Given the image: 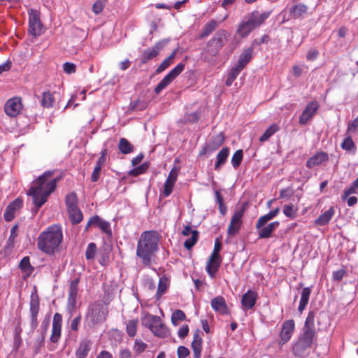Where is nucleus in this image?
Masks as SVG:
<instances>
[{"mask_svg": "<svg viewBox=\"0 0 358 358\" xmlns=\"http://www.w3.org/2000/svg\"><path fill=\"white\" fill-rule=\"evenodd\" d=\"M118 148L124 155L129 154L134 151V147L125 138H121L119 141Z\"/></svg>", "mask_w": 358, "mask_h": 358, "instance_id": "37998d69", "label": "nucleus"}, {"mask_svg": "<svg viewBox=\"0 0 358 358\" xmlns=\"http://www.w3.org/2000/svg\"><path fill=\"white\" fill-rule=\"evenodd\" d=\"M280 225L279 222H273L270 223L266 227H261L257 228L258 230L259 238H268L271 236L272 233L275 231Z\"/></svg>", "mask_w": 358, "mask_h": 358, "instance_id": "a878e982", "label": "nucleus"}, {"mask_svg": "<svg viewBox=\"0 0 358 358\" xmlns=\"http://www.w3.org/2000/svg\"><path fill=\"white\" fill-rule=\"evenodd\" d=\"M40 310L39 297L35 292L31 294L30 297V326L32 330H34L38 326V315Z\"/></svg>", "mask_w": 358, "mask_h": 358, "instance_id": "9d476101", "label": "nucleus"}, {"mask_svg": "<svg viewBox=\"0 0 358 358\" xmlns=\"http://www.w3.org/2000/svg\"><path fill=\"white\" fill-rule=\"evenodd\" d=\"M178 173L179 170L176 167H173L171 170L169 176L166 180L164 185V189L162 191V194L164 197H167L171 194L175 183L177 180Z\"/></svg>", "mask_w": 358, "mask_h": 358, "instance_id": "f3484780", "label": "nucleus"}, {"mask_svg": "<svg viewBox=\"0 0 358 358\" xmlns=\"http://www.w3.org/2000/svg\"><path fill=\"white\" fill-rule=\"evenodd\" d=\"M257 297L258 294L256 292L251 289L248 290L242 296L241 305L243 308L245 310L252 308L256 303Z\"/></svg>", "mask_w": 358, "mask_h": 358, "instance_id": "aec40b11", "label": "nucleus"}, {"mask_svg": "<svg viewBox=\"0 0 358 358\" xmlns=\"http://www.w3.org/2000/svg\"><path fill=\"white\" fill-rule=\"evenodd\" d=\"M17 229H18L17 225L15 224L12 227V228L10 229V236L8 238V240L6 241V244L4 247V250H5L6 253H10L13 251V250L15 247V240L16 237L18 236Z\"/></svg>", "mask_w": 358, "mask_h": 358, "instance_id": "7c9ffc66", "label": "nucleus"}, {"mask_svg": "<svg viewBox=\"0 0 358 358\" xmlns=\"http://www.w3.org/2000/svg\"><path fill=\"white\" fill-rule=\"evenodd\" d=\"M307 69L304 65H294L292 67V73L295 77H299L302 75L303 69Z\"/></svg>", "mask_w": 358, "mask_h": 358, "instance_id": "338daca9", "label": "nucleus"}, {"mask_svg": "<svg viewBox=\"0 0 358 358\" xmlns=\"http://www.w3.org/2000/svg\"><path fill=\"white\" fill-rule=\"evenodd\" d=\"M177 352L178 358H185L189 355V350L185 346L178 347Z\"/></svg>", "mask_w": 358, "mask_h": 358, "instance_id": "774afa93", "label": "nucleus"}, {"mask_svg": "<svg viewBox=\"0 0 358 358\" xmlns=\"http://www.w3.org/2000/svg\"><path fill=\"white\" fill-rule=\"evenodd\" d=\"M271 10L260 13L257 10L249 13L239 24L237 33L242 38L247 37L254 29L264 24L271 15Z\"/></svg>", "mask_w": 358, "mask_h": 358, "instance_id": "39448f33", "label": "nucleus"}, {"mask_svg": "<svg viewBox=\"0 0 358 358\" xmlns=\"http://www.w3.org/2000/svg\"><path fill=\"white\" fill-rule=\"evenodd\" d=\"M219 25V22L211 20L208 22L203 27L201 38H205L208 36L212 32H213Z\"/></svg>", "mask_w": 358, "mask_h": 358, "instance_id": "a19ab883", "label": "nucleus"}, {"mask_svg": "<svg viewBox=\"0 0 358 358\" xmlns=\"http://www.w3.org/2000/svg\"><path fill=\"white\" fill-rule=\"evenodd\" d=\"M147 346H148L147 344L145 343L143 341H142L141 340L137 339L135 341V343L134 345V350L135 351V352L140 354L145 351Z\"/></svg>", "mask_w": 358, "mask_h": 358, "instance_id": "13d9d810", "label": "nucleus"}, {"mask_svg": "<svg viewBox=\"0 0 358 358\" xmlns=\"http://www.w3.org/2000/svg\"><path fill=\"white\" fill-rule=\"evenodd\" d=\"M211 306L213 310L220 314H227L228 313V307L225 299L222 296H216L211 301Z\"/></svg>", "mask_w": 358, "mask_h": 358, "instance_id": "b1692460", "label": "nucleus"}, {"mask_svg": "<svg viewBox=\"0 0 358 358\" xmlns=\"http://www.w3.org/2000/svg\"><path fill=\"white\" fill-rule=\"evenodd\" d=\"M29 15V29L28 32L34 38L41 36L44 31L43 24L41 20V13L38 10L30 9L28 11Z\"/></svg>", "mask_w": 358, "mask_h": 358, "instance_id": "6e6552de", "label": "nucleus"}, {"mask_svg": "<svg viewBox=\"0 0 358 358\" xmlns=\"http://www.w3.org/2000/svg\"><path fill=\"white\" fill-rule=\"evenodd\" d=\"M295 329V323L293 320H288L285 321L282 324V329L280 333L279 344L283 345L287 343Z\"/></svg>", "mask_w": 358, "mask_h": 358, "instance_id": "f8f14e48", "label": "nucleus"}, {"mask_svg": "<svg viewBox=\"0 0 358 358\" xmlns=\"http://www.w3.org/2000/svg\"><path fill=\"white\" fill-rule=\"evenodd\" d=\"M185 69V64H177L156 86L155 92L159 94Z\"/></svg>", "mask_w": 358, "mask_h": 358, "instance_id": "1a4fd4ad", "label": "nucleus"}, {"mask_svg": "<svg viewBox=\"0 0 358 358\" xmlns=\"http://www.w3.org/2000/svg\"><path fill=\"white\" fill-rule=\"evenodd\" d=\"M279 127L276 124H271L263 134V135L259 138V141L263 143L269 139V138L273 136L275 132L279 130Z\"/></svg>", "mask_w": 358, "mask_h": 358, "instance_id": "a18cd8bd", "label": "nucleus"}, {"mask_svg": "<svg viewBox=\"0 0 358 358\" xmlns=\"http://www.w3.org/2000/svg\"><path fill=\"white\" fill-rule=\"evenodd\" d=\"M229 34L224 29H220L213 37L207 43L206 51L210 56H217L220 50L228 41Z\"/></svg>", "mask_w": 358, "mask_h": 358, "instance_id": "0eeeda50", "label": "nucleus"}, {"mask_svg": "<svg viewBox=\"0 0 358 358\" xmlns=\"http://www.w3.org/2000/svg\"><path fill=\"white\" fill-rule=\"evenodd\" d=\"M160 317L151 314H146L142 319V324L151 331H153L155 326L159 323Z\"/></svg>", "mask_w": 358, "mask_h": 358, "instance_id": "e433bc0d", "label": "nucleus"}, {"mask_svg": "<svg viewBox=\"0 0 358 358\" xmlns=\"http://www.w3.org/2000/svg\"><path fill=\"white\" fill-rule=\"evenodd\" d=\"M192 348L194 358H201L202 348V338L199 336V331L197 330L194 334V340L192 343Z\"/></svg>", "mask_w": 358, "mask_h": 358, "instance_id": "c85d7f7f", "label": "nucleus"}, {"mask_svg": "<svg viewBox=\"0 0 358 358\" xmlns=\"http://www.w3.org/2000/svg\"><path fill=\"white\" fill-rule=\"evenodd\" d=\"M328 159L329 156L327 152H319L308 159L306 166L308 169H311L315 166L322 164L323 162L328 161Z\"/></svg>", "mask_w": 358, "mask_h": 358, "instance_id": "4be33fe9", "label": "nucleus"}, {"mask_svg": "<svg viewBox=\"0 0 358 358\" xmlns=\"http://www.w3.org/2000/svg\"><path fill=\"white\" fill-rule=\"evenodd\" d=\"M91 350V342L89 340H83L76 352V358H86Z\"/></svg>", "mask_w": 358, "mask_h": 358, "instance_id": "c756f323", "label": "nucleus"}, {"mask_svg": "<svg viewBox=\"0 0 358 358\" xmlns=\"http://www.w3.org/2000/svg\"><path fill=\"white\" fill-rule=\"evenodd\" d=\"M341 148L346 151H356V146L351 136H347L341 143Z\"/></svg>", "mask_w": 358, "mask_h": 358, "instance_id": "864d4df0", "label": "nucleus"}, {"mask_svg": "<svg viewBox=\"0 0 358 358\" xmlns=\"http://www.w3.org/2000/svg\"><path fill=\"white\" fill-rule=\"evenodd\" d=\"M241 71V69L236 66L231 68L227 76L226 85L228 87L231 86Z\"/></svg>", "mask_w": 358, "mask_h": 358, "instance_id": "09e8293b", "label": "nucleus"}, {"mask_svg": "<svg viewBox=\"0 0 358 358\" xmlns=\"http://www.w3.org/2000/svg\"><path fill=\"white\" fill-rule=\"evenodd\" d=\"M23 205V201L20 198H17L10 203L6 208L3 217L6 221L10 222L15 217V213L19 210Z\"/></svg>", "mask_w": 358, "mask_h": 358, "instance_id": "6ab92c4d", "label": "nucleus"}, {"mask_svg": "<svg viewBox=\"0 0 358 358\" xmlns=\"http://www.w3.org/2000/svg\"><path fill=\"white\" fill-rule=\"evenodd\" d=\"M253 51L254 50L252 47L244 50L240 55L238 61L235 66L243 70L252 59Z\"/></svg>", "mask_w": 358, "mask_h": 358, "instance_id": "5701e85b", "label": "nucleus"}, {"mask_svg": "<svg viewBox=\"0 0 358 358\" xmlns=\"http://www.w3.org/2000/svg\"><path fill=\"white\" fill-rule=\"evenodd\" d=\"M55 93H51L50 91L44 92L43 93L41 104L44 108H51L53 106L55 99L54 97Z\"/></svg>", "mask_w": 358, "mask_h": 358, "instance_id": "79ce46f5", "label": "nucleus"}, {"mask_svg": "<svg viewBox=\"0 0 358 358\" xmlns=\"http://www.w3.org/2000/svg\"><path fill=\"white\" fill-rule=\"evenodd\" d=\"M176 50H174L156 69L157 73H160L165 71L171 64H173L176 57Z\"/></svg>", "mask_w": 358, "mask_h": 358, "instance_id": "c03bdc74", "label": "nucleus"}, {"mask_svg": "<svg viewBox=\"0 0 358 358\" xmlns=\"http://www.w3.org/2000/svg\"><path fill=\"white\" fill-rule=\"evenodd\" d=\"M229 155V149L227 147L223 148L217 155L216 156V163L215 164L214 169L216 171H219L222 166H223Z\"/></svg>", "mask_w": 358, "mask_h": 358, "instance_id": "2f4dec72", "label": "nucleus"}, {"mask_svg": "<svg viewBox=\"0 0 358 358\" xmlns=\"http://www.w3.org/2000/svg\"><path fill=\"white\" fill-rule=\"evenodd\" d=\"M149 165L148 163H143L141 165L129 171V175L133 177H136L141 174L145 173Z\"/></svg>", "mask_w": 358, "mask_h": 358, "instance_id": "603ef678", "label": "nucleus"}, {"mask_svg": "<svg viewBox=\"0 0 358 358\" xmlns=\"http://www.w3.org/2000/svg\"><path fill=\"white\" fill-rule=\"evenodd\" d=\"M319 108V103L317 101H311L307 104L306 108L299 117V124L305 125L316 113Z\"/></svg>", "mask_w": 358, "mask_h": 358, "instance_id": "dca6fc26", "label": "nucleus"}, {"mask_svg": "<svg viewBox=\"0 0 358 358\" xmlns=\"http://www.w3.org/2000/svg\"><path fill=\"white\" fill-rule=\"evenodd\" d=\"M107 311L100 303H93L87 308L85 317V324L89 327L95 326L105 321Z\"/></svg>", "mask_w": 358, "mask_h": 358, "instance_id": "423d86ee", "label": "nucleus"}, {"mask_svg": "<svg viewBox=\"0 0 358 358\" xmlns=\"http://www.w3.org/2000/svg\"><path fill=\"white\" fill-rule=\"evenodd\" d=\"M62 241L63 231L61 226L53 224L39 234L37 247L41 252L48 255H54L60 251Z\"/></svg>", "mask_w": 358, "mask_h": 358, "instance_id": "7ed1b4c3", "label": "nucleus"}, {"mask_svg": "<svg viewBox=\"0 0 358 358\" xmlns=\"http://www.w3.org/2000/svg\"><path fill=\"white\" fill-rule=\"evenodd\" d=\"M319 55V51L316 48H311L308 50L306 54V59L308 61L315 60Z\"/></svg>", "mask_w": 358, "mask_h": 358, "instance_id": "680f3d73", "label": "nucleus"}, {"mask_svg": "<svg viewBox=\"0 0 358 358\" xmlns=\"http://www.w3.org/2000/svg\"><path fill=\"white\" fill-rule=\"evenodd\" d=\"M108 155V150L106 148L103 149L101 152V156L96 162V164L100 166H104L106 162V157Z\"/></svg>", "mask_w": 358, "mask_h": 358, "instance_id": "0e129e2a", "label": "nucleus"}, {"mask_svg": "<svg viewBox=\"0 0 358 358\" xmlns=\"http://www.w3.org/2000/svg\"><path fill=\"white\" fill-rule=\"evenodd\" d=\"M224 135L222 132L213 136L208 145V148L210 150H215L224 143Z\"/></svg>", "mask_w": 358, "mask_h": 358, "instance_id": "ea45409f", "label": "nucleus"}, {"mask_svg": "<svg viewBox=\"0 0 358 358\" xmlns=\"http://www.w3.org/2000/svg\"><path fill=\"white\" fill-rule=\"evenodd\" d=\"M64 71L68 74H71L76 72V66L73 63L66 62L63 64Z\"/></svg>", "mask_w": 358, "mask_h": 358, "instance_id": "e2e57ef3", "label": "nucleus"}, {"mask_svg": "<svg viewBox=\"0 0 358 358\" xmlns=\"http://www.w3.org/2000/svg\"><path fill=\"white\" fill-rule=\"evenodd\" d=\"M67 210L78 207V197L75 192H71L66 195L65 199Z\"/></svg>", "mask_w": 358, "mask_h": 358, "instance_id": "de8ad7c7", "label": "nucleus"}, {"mask_svg": "<svg viewBox=\"0 0 358 358\" xmlns=\"http://www.w3.org/2000/svg\"><path fill=\"white\" fill-rule=\"evenodd\" d=\"M22 109V103L21 98L18 96L13 97L8 99L5 106L4 111L6 114L10 117H16Z\"/></svg>", "mask_w": 358, "mask_h": 358, "instance_id": "9b49d317", "label": "nucleus"}, {"mask_svg": "<svg viewBox=\"0 0 358 358\" xmlns=\"http://www.w3.org/2000/svg\"><path fill=\"white\" fill-rule=\"evenodd\" d=\"M222 263V257L210 256L206 265V271L211 278H214Z\"/></svg>", "mask_w": 358, "mask_h": 358, "instance_id": "412c9836", "label": "nucleus"}, {"mask_svg": "<svg viewBox=\"0 0 358 358\" xmlns=\"http://www.w3.org/2000/svg\"><path fill=\"white\" fill-rule=\"evenodd\" d=\"M54 171H48L32 182L29 194L38 210L48 200L49 195L55 191L59 178H53Z\"/></svg>", "mask_w": 358, "mask_h": 358, "instance_id": "f03ea898", "label": "nucleus"}, {"mask_svg": "<svg viewBox=\"0 0 358 358\" xmlns=\"http://www.w3.org/2000/svg\"><path fill=\"white\" fill-rule=\"evenodd\" d=\"M310 294L311 289L310 287H304L302 289L301 292L300 302L298 307V310L299 313H301L308 305Z\"/></svg>", "mask_w": 358, "mask_h": 358, "instance_id": "72a5a7b5", "label": "nucleus"}, {"mask_svg": "<svg viewBox=\"0 0 358 358\" xmlns=\"http://www.w3.org/2000/svg\"><path fill=\"white\" fill-rule=\"evenodd\" d=\"M222 243L219 241V239H216L215 242L214 249L210 256L221 257V256L220 255V252L222 249Z\"/></svg>", "mask_w": 358, "mask_h": 358, "instance_id": "69168bd1", "label": "nucleus"}, {"mask_svg": "<svg viewBox=\"0 0 358 358\" xmlns=\"http://www.w3.org/2000/svg\"><path fill=\"white\" fill-rule=\"evenodd\" d=\"M79 282L78 278H76L70 282L68 296V308L70 311L74 310L76 306Z\"/></svg>", "mask_w": 358, "mask_h": 358, "instance_id": "4468645a", "label": "nucleus"}, {"mask_svg": "<svg viewBox=\"0 0 358 358\" xmlns=\"http://www.w3.org/2000/svg\"><path fill=\"white\" fill-rule=\"evenodd\" d=\"M296 210L297 209H294V206L292 204L285 205L283 207V213L285 214V215L292 219L296 217Z\"/></svg>", "mask_w": 358, "mask_h": 358, "instance_id": "4d7b16f0", "label": "nucleus"}, {"mask_svg": "<svg viewBox=\"0 0 358 358\" xmlns=\"http://www.w3.org/2000/svg\"><path fill=\"white\" fill-rule=\"evenodd\" d=\"M96 253V245L94 243H90L88 244L86 251L85 257L87 260L94 259Z\"/></svg>", "mask_w": 358, "mask_h": 358, "instance_id": "6e6d98bb", "label": "nucleus"}, {"mask_svg": "<svg viewBox=\"0 0 358 358\" xmlns=\"http://www.w3.org/2000/svg\"><path fill=\"white\" fill-rule=\"evenodd\" d=\"M168 41L164 40L157 42L152 48L147 49L143 51L141 57V62L143 64L147 63L149 60L152 59L157 57L159 51L162 50Z\"/></svg>", "mask_w": 358, "mask_h": 358, "instance_id": "ddd939ff", "label": "nucleus"}, {"mask_svg": "<svg viewBox=\"0 0 358 358\" xmlns=\"http://www.w3.org/2000/svg\"><path fill=\"white\" fill-rule=\"evenodd\" d=\"M137 325H138L137 320H131L127 322V326H126V330H127V334L130 337H134L136 335Z\"/></svg>", "mask_w": 358, "mask_h": 358, "instance_id": "8fccbe9b", "label": "nucleus"}, {"mask_svg": "<svg viewBox=\"0 0 358 358\" xmlns=\"http://www.w3.org/2000/svg\"><path fill=\"white\" fill-rule=\"evenodd\" d=\"M280 213V208H276L274 210L270 211L266 215L261 216L257 223L256 228H260L261 227H264L268 221L271 220L273 218L276 217Z\"/></svg>", "mask_w": 358, "mask_h": 358, "instance_id": "c9c22d12", "label": "nucleus"}, {"mask_svg": "<svg viewBox=\"0 0 358 358\" xmlns=\"http://www.w3.org/2000/svg\"><path fill=\"white\" fill-rule=\"evenodd\" d=\"M335 214V210L334 207H331L329 210L321 214L315 220V224L318 226H325L332 219Z\"/></svg>", "mask_w": 358, "mask_h": 358, "instance_id": "cd10ccee", "label": "nucleus"}, {"mask_svg": "<svg viewBox=\"0 0 358 358\" xmlns=\"http://www.w3.org/2000/svg\"><path fill=\"white\" fill-rule=\"evenodd\" d=\"M62 316L60 313H56L53 317L52 334L50 342L57 343L62 334Z\"/></svg>", "mask_w": 358, "mask_h": 358, "instance_id": "2eb2a0df", "label": "nucleus"}, {"mask_svg": "<svg viewBox=\"0 0 358 358\" xmlns=\"http://www.w3.org/2000/svg\"><path fill=\"white\" fill-rule=\"evenodd\" d=\"M19 268L25 274L24 278L30 276L34 271V267L30 264V259L28 256L24 257L19 264Z\"/></svg>", "mask_w": 358, "mask_h": 358, "instance_id": "f704fd0d", "label": "nucleus"}, {"mask_svg": "<svg viewBox=\"0 0 358 358\" xmlns=\"http://www.w3.org/2000/svg\"><path fill=\"white\" fill-rule=\"evenodd\" d=\"M170 285V280L166 275H162L159 280L157 291L156 293V297L157 299L162 297Z\"/></svg>", "mask_w": 358, "mask_h": 358, "instance_id": "473e14b6", "label": "nucleus"}, {"mask_svg": "<svg viewBox=\"0 0 358 358\" xmlns=\"http://www.w3.org/2000/svg\"><path fill=\"white\" fill-rule=\"evenodd\" d=\"M308 8L303 3H297L289 8V15L293 19L303 17L308 13Z\"/></svg>", "mask_w": 358, "mask_h": 358, "instance_id": "393cba45", "label": "nucleus"}, {"mask_svg": "<svg viewBox=\"0 0 358 358\" xmlns=\"http://www.w3.org/2000/svg\"><path fill=\"white\" fill-rule=\"evenodd\" d=\"M199 234L197 231H194L191 237L187 239L184 243V247L187 250H191L192 248L196 243L199 240Z\"/></svg>", "mask_w": 358, "mask_h": 358, "instance_id": "3c124183", "label": "nucleus"}, {"mask_svg": "<svg viewBox=\"0 0 358 358\" xmlns=\"http://www.w3.org/2000/svg\"><path fill=\"white\" fill-rule=\"evenodd\" d=\"M186 319V315L181 310H176L171 315V323L174 326H178L180 322Z\"/></svg>", "mask_w": 358, "mask_h": 358, "instance_id": "49530a36", "label": "nucleus"}, {"mask_svg": "<svg viewBox=\"0 0 358 358\" xmlns=\"http://www.w3.org/2000/svg\"><path fill=\"white\" fill-rule=\"evenodd\" d=\"M159 235L156 231L143 232L138 241L136 255L141 259L144 266L151 264L154 254L158 250Z\"/></svg>", "mask_w": 358, "mask_h": 358, "instance_id": "20e7f679", "label": "nucleus"}, {"mask_svg": "<svg viewBox=\"0 0 358 358\" xmlns=\"http://www.w3.org/2000/svg\"><path fill=\"white\" fill-rule=\"evenodd\" d=\"M67 211L72 224H77L83 220V215L78 207L69 209Z\"/></svg>", "mask_w": 358, "mask_h": 358, "instance_id": "4c0bfd02", "label": "nucleus"}, {"mask_svg": "<svg viewBox=\"0 0 358 358\" xmlns=\"http://www.w3.org/2000/svg\"><path fill=\"white\" fill-rule=\"evenodd\" d=\"M243 215V210H237L234 213L228 227L227 233L229 236H234L238 232L242 224L241 219Z\"/></svg>", "mask_w": 358, "mask_h": 358, "instance_id": "a211bd4d", "label": "nucleus"}, {"mask_svg": "<svg viewBox=\"0 0 358 358\" xmlns=\"http://www.w3.org/2000/svg\"><path fill=\"white\" fill-rule=\"evenodd\" d=\"M152 333L157 337L159 338H166L169 335V330L166 327V326L162 322V320L160 319L159 323L155 326L153 331Z\"/></svg>", "mask_w": 358, "mask_h": 358, "instance_id": "58836bf2", "label": "nucleus"}, {"mask_svg": "<svg viewBox=\"0 0 358 358\" xmlns=\"http://www.w3.org/2000/svg\"><path fill=\"white\" fill-rule=\"evenodd\" d=\"M94 222H95V227L100 229V230L105 233L108 236H112V230L110 222L103 220L99 215L93 216Z\"/></svg>", "mask_w": 358, "mask_h": 358, "instance_id": "bb28decb", "label": "nucleus"}, {"mask_svg": "<svg viewBox=\"0 0 358 358\" xmlns=\"http://www.w3.org/2000/svg\"><path fill=\"white\" fill-rule=\"evenodd\" d=\"M317 345V335L315 327V313L310 311L306 319L297 341L293 343L292 352L299 358H304L310 354V349Z\"/></svg>", "mask_w": 358, "mask_h": 358, "instance_id": "f257e3e1", "label": "nucleus"}, {"mask_svg": "<svg viewBox=\"0 0 358 358\" xmlns=\"http://www.w3.org/2000/svg\"><path fill=\"white\" fill-rule=\"evenodd\" d=\"M106 0H98L96 1L92 6V10L95 14H99L103 10Z\"/></svg>", "mask_w": 358, "mask_h": 358, "instance_id": "bf43d9fd", "label": "nucleus"}, {"mask_svg": "<svg viewBox=\"0 0 358 358\" xmlns=\"http://www.w3.org/2000/svg\"><path fill=\"white\" fill-rule=\"evenodd\" d=\"M243 151L242 150H238L235 152L231 159V164L234 168L236 169L240 166L243 160Z\"/></svg>", "mask_w": 358, "mask_h": 358, "instance_id": "5fc2aeb1", "label": "nucleus"}, {"mask_svg": "<svg viewBox=\"0 0 358 358\" xmlns=\"http://www.w3.org/2000/svg\"><path fill=\"white\" fill-rule=\"evenodd\" d=\"M101 169H102V166H100L96 164V166L92 173V176H91L92 182H94L98 181V180L100 178Z\"/></svg>", "mask_w": 358, "mask_h": 358, "instance_id": "052dcab7", "label": "nucleus"}]
</instances>
